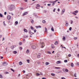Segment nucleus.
<instances>
[{"label": "nucleus", "mask_w": 79, "mask_h": 79, "mask_svg": "<svg viewBox=\"0 0 79 79\" xmlns=\"http://www.w3.org/2000/svg\"><path fill=\"white\" fill-rule=\"evenodd\" d=\"M15 8V6L12 5L11 6L10 8V11H12V10H14Z\"/></svg>", "instance_id": "f257e3e1"}, {"label": "nucleus", "mask_w": 79, "mask_h": 79, "mask_svg": "<svg viewBox=\"0 0 79 79\" xmlns=\"http://www.w3.org/2000/svg\"><path fill=\"white\" fill-rule=\"evenodd\" d=\"M2 64L4 66H7V65L8 64V63L5 62H4Z\"/></svg>", "instance_id": "f03ea898"}, {"label": "nucleus", "mask_w": 79, "mask_h": 79, "mask_svg": "<svg viewBox=\"0 0 79 79\" xmlns=\"http://www.w3.org/2000/svg\"><path fill=\"white\" fill-rule=\"evenodd\" d=\"M41 47L42 48H43L45 46V44H44V43L43 42L42 43H41Z\"/></svg>", "instance_id": "7ed1b4c3"}, {"label": "nucleus", "mask_w": 79, "mask_h": 79, "mask_svg": "<svg viewBox=\"0 0 79 79\" xmlns=\"http://www.w3.org/2000/svg\"><path fill=\"white\" fill-rule=\"evenodd\" d=\"M64 11H65V9H63L62 11V12L61 14V15L64 13Z\"/></svg>", "instance_id": "20e7f679"}, {"label": "nucleus", "mask_w": 79, "mask_h": 79, "mask_svg": "<svg viewBox=\"0 0 79 79\" xmlns=\"http://www.w3.org/2000/svg\"><path fill=\"white\" fill-rule=\"evenodd\" d=\"M41 55V54L40 53H39L37 55V58H39L40 57V56Z\"/></svg>", "instance_id": "39448f33"}, {"label": "nucleus", "mask_w": 79, "mask_h": 79, "mask_svg": "<svg viewBox=\"0 0 79 79\" xmlns=\"http://www.w3.org/2000/svg\"><path fill=\"white\" fill-rule=\"evenodd\" d=\"M7 18L8 20H10L11 19V16L10 15H8L7 17Z\"/></svg>", "instance_id": "423d86ee"}, {"label": "nucleus", "mask_w": 79, "mask_h": 79, "mask_svg": "<svg viewBox=\"0 0 79 79\" xmlns=\"http://www.w3.org/2000/svg\"><path fill=\"white\" fill-rule=\"evenodd\" d=\"M27 15V12H24L23 14V16H25V15Z\"/></svg>", "instance_id": "0eeeda50"}, {"label": "nucleus", "mask_w": 79, "mask_h": 79, "mask_svg": "<svg viewBox=\"0 0 79 79\" xmlns=\"http://www.w3.org/2000/svg\"><path fill=\"white\" fill-rule=\"evenodd\" d=\"M32 48L33 49H35V48H36V46H32Z\"/></svg>", "instance_id": "6e6552de"}, {"label": "nucleus", "mask_w": 79, "mask_h": 79, "mask_svg": "<svg viewBox=\"0 0 79 79\" xmlns=\"http://www.w3.org/2000/svg\"><path fill=\"white\" fill-rule=\"evenodd\" d=\"M54 68H55V69H60V67H55Z\"/></svg>", "instance_id": "1a4fd4ad"}, {"label": "nucleus", "mask_w": 79, "mask_h": 79, "mask_svg": "<svg viewBox=\"0 0 79 79\" xmlns=\"http://www.w3.org/2000/svg\"><path fill=\"white\" fill-rule=\"evenodd\" d=\"M57 1H58V0H56L55 1H52L53 4H55Z\"/></svg>", "instance_id": "9d476101"}, {"label": "nucleus", "mask_w": 79, "mask_h": 79, "mask_svg": "<svg viewBox=\"0 0 79 79\" xmlns=\"http://www.w3.org/2000/svg\"><path fill=\"white\" fill-rule=\"evenodd\" d=\"M60 63H61V61H58L56 62V64H60Z\"/></svg>", "instance_id": "9b49d317"}, {"label": "nucleus", "mask_w": 79, "mask_h": 79, "mask_svg": "<svg viewBox=\"0 0 79 79\" xmlns=\"http://www.w3.org/2000/svg\"><path fill=\"white\" fill-rule=\"evenodd\" d=\"M51 46L52 48H55V46L53 44H52Z\"/></svg>", "instance_id": "f8f14e48"}, {"label": "nucleus", "mask_w": 79, "mask_h": 79, "mask_svg": "<svg viewBox=\"0 0 79 79\" xmlns=\"http://www.w3.org/2000/svg\"><path fill=\"white\" fill-rule=\"evenodd\" d=\"M66 26H68V23L67 22V21L66 22Z\"/></svg>", "instance_id": "ddd939ff"}, {"label": "nucleus", "mask_w": 79, "mask_h": 79, "mask_svg": "<svg viewBox=\"0 0 79 79\" xmlns=\"http://www.w3.org/2000/svg\"><path fill=\"white\" fill-rule=\"evenodd\" d=\"M24 31L25 32H27V30H26V29L24 28Z\"/></svg>", "instance_id": "4468645a"}, {"label": "nucleus", "mask_w": 79, "mask_h": 79, "mask_svg": "<svg viewBox=\"0 0 79 79\" xmlns=\"http://www.w3.org/2000/svg\"><path fill=\"white\" fill-rule=\"evenodd\" d=\"M30 21H31V23H34V20L32 19H31L30 20Z\"/></svg>", "instance_id": "2eb2a0df"}, {"label": "nucleus", "mask_w": 79, "mask_h": 79, "mask_svg": "<svg viewBox=\"0 0 79 79\" xmlns=\"http://www.w3.org/2000/svg\"><path fill=\"white\" fill-rule=\"evenodd\" d=\"M71 67H73V66H74V64H73V63H72L71 64Z\"/></svg>", "instance_id": "dca6fc26"}, {"label": "nucleus", "mask_w": 79, "mask_h": 79, "mask_svg": "<svg viewBox=\"0 0 79 79\" xmlns=\"http://www.w3.org/2000/svg\"><path fill=\"white\" fill-rule=\"evenodd\" d=\"M36 28L37 29L38 28H41V27L40 26H36Z\"/></svg>", "instance_id": "f3484780"}, {"label": "nucleus", "mask_w": 79, "mask_h": 79, "mask_svg": "<svg viewBox=\"0 0 79 79\" xmlns=\"http://www.w3.org/2000/svg\"><path fill=\"white\" fill-rule=\"evenodd\" d=\"M26 53H29V50L27 49L26 52Z\"/></svg>", "instance_id": "a211bd4d"}, {"label": "nucleus", "mask_w": 79, "mask_h": 79, "mask_svg": "<svg viewBox=\"0 0 79 79\" xmlns=\"http://www.w3.org/2000/svg\"><path fill=\"white\" fill-rule=\"evenodd\" d=\"M29 33L30 34H31V35L33 34H34L33 33H32V32H31V31H29Z\"/></svg>", "instance_id": "6ab92c4d"}, {"label": "nucleus", "mask_w": 79, "mask_h": 79, "mask_svg": "<svg viewBox=\"0 0 79 79\" xmlns=\"http://www.w3.org/2000/svg\"><path fill=\"white\" fill-rule=\"evenodd\" d=\"M23 64V63L22 62L20 61L19 62V65H22V64Z\"/></svg>", "instance_id": "aec40b11"}, {"label": "nucleus", "mask_w": 79, "mask_h": 79, "mask_svg": "<svg viewBox=\"0 0 79 79\" xmlns=\"http://www.w3.org/2000/svg\"><path fill=\"white\" fill-rule=\"evenodd\" d=\"M15 24H16V25H15V26H16V25H18V21H16L15 22Z\"/></svg>", "instance_id": "412c9836"}, {"label": "nucleus", "mask_w": 79, "mask_h": 79, "mask_svg": "<svg viewBox=\"0 0 79 79\" xmlns=\"http://www.w3.org/2000/svg\"><path fill=\"white\" fill-rule=\"evenodd\" d=\"M36 75L37 76H40V74L38 73H36Z\"/></svg>", "instance_id": "4be33fe9"}, {"label": "nucleus", "mask_w": 79, "mask_h": 79, "mask_svg": "<svg viewBox=\"0 0 79 79\" xmlns=\"http://www.w3.org/2000/svg\"><path fill=\"white\" fill-rule=\"evenodd\" d=\"M31 30H34V27L32 26L31 27Z\"/></svg>", "instance_id": "5701e85b"}, {"label": "nucleus", "mask_w": 79, "mask_h": 79, "mask_svg": "<svg viewBox=\"0 0 79 79\" xmlns=\"http://www.w3.org/2000/svg\"><path fill=\"white\" fill-rule=\"evenodd\" d=\"M13 53L14 54H16V53H17V52L14 51L13 52Z\"/></svg>", "instance_id": "b1692460"}, {"label": "nucleus", "mask_w": 79, "mask_h": 79, "mask_svg": "<svg viewBox=\"0 0 79 79\" xmlns=\"http://www.w3.org/2000/svg\"><path fill=\"white\" fill-rule=\"evenodd\" d=\"M51 75L52 76H55V74L54 73H51Z\"/></svg>", "instance_id": "393cba45"}, {"label": "nucleus", "mask_w": 79, "mask_h": 79, "mask_svg": "<svg viewBox=\"0 0 79 79\" xmlns=\"http://www.w3.org/2000/svg\"><path fill=\"white\" fill-rule=\"evenodd\" d=\"M27 61L28 63H30V60H27Z\"/></svg>", "instance_id": "a878e982"}, {"label": "nucleus", "mask_w": 79, "mask_h": 79, "mask_svg": "<svg viewBox=\"0 0 79 79\" xmlns=\"http://www.w3.org/2000/svg\"><path fill=\"white\" fill-rule=\"evenodd\" d=\"M58 42L57 41L55 42V43H54L55 45H56V44H58Z\"/></svg>", "instance_id": "bb28decb"}, {"label": "nucleus", "mask_w": 79, "mask_h": 79, "mask_svg": "<svg viewBox=\"0 0 79 79\" xmlns=\"http://www.w3.org/2000/svg\"><path fill=\"white\" fill-rule=\"evenodd\" d=\"M45 64L47 66V65H48V64H49V63L48 62H46L45 63Z\"/></svg>", "instance_id": "cd10ccee"}, {"label": "nucleus", "mask_w": 79, "mask_h": 79, "mask_svg": "<svg viewBox=\"0 0 79 79\" xmlns=\"http://www.w3.org/2000/svg\"><path fill=\"white\" fill-rule=\"evenodd\" d=\"M5 74H9V73L8 72H6L4 73Z\"/></svg>", "instance_id": "c85d7f7f"}, {"label": "nucleus", "mask_w": 79, "mask_h": 79, "mask_svg": "<svg viewBox=\"0 0 79 79\" xmlns=\"http://www.w3.org/2000/svg\"><path fill=\"white\" fill-rule=\"evenodd\" d=\"M14 48H15V45H13L12 46L11 48L12 49H14Z\"/></svg>", "instance_id": "c756f323"}, {"label": "nucleus", "mask_w": 79, "mask_h": 79, "mask_svg": "<svg viewBox=\"0 0 79 79\" xmlns=\"http://www.w3.org/2000/svg\"><path fill=\"white\" fill-rule=\"evenodd\" d=\"M65 39H66V38H65V37L64 36L63 37V40H65Z\"/></svg>", "instance_id": "7c9ffc66"}, {"label": "nucleus", "mask_w": 79, "mask_h": 79, "mask_svg": "<svg viewBox=\"0 0 79 79\" xmlns=\"http://www.w3.org/2000/svg\"><path fill=\"white\" fill-rule=\"evenodd\" d=\"M0 17H1V18H2V17H3V15H2V14L0 13Z\"/></svg>", "instance_id": "2f4dec72"}, {"label": "nucleus", "mask_w": 79, "mask_h": 79, "mask_svg": "<svg viewBox=\"0 0 79 79\" xmlns=\"http://www.w3.org/2000/svg\"><path fill=\"white\" fill-rule=\"evenodd\" d=\"M51 31H53V32H54V29H53V28H51Z\"/></svg>", "instance_id": "473e14b6"}, {"label": "nucleus", "mask_w": 79, "mask_h": 79, "mask_svg": "<svg viewBox=\"0 0 79 79\" xmlns=\"http://www.w3.org/2000/svg\"><path fill=\"white\" fill-rule=\"evenodd\" d=\"M3 23L4 24V26H6V24H5V21L3 22Z\"/></svg>", "instance_id": "72a5a7b5"}, {"label": "nucleus", "mask_w": 79, "mask_h": 79, "mask_svg": "<svg viewBox=\"0 0 79 79\" xmlns=\"http://www.w3.org/2000/svg\"><path fill=\"white\" fill-rule=\"evenodd\" d=\"M72 14H73V15H76V13H74V12H73Z\"/></svg>", "instance_id": "f704fd0d"}, {"label": "nucleus", "mask_w": 79, "mask_h": 79, "mask_svg": "<svg viewBox=\"0 0 79 79\" xmlns=\"http://www.w3.org/2000/svg\"><path fill=\"white\" fill-rule=\"evenodd\" d=\"M0 78H3V77L1 74H0Z\"/></svg>", "instance_id": "c9c22d12"}, {"label": "nucleus", "mask_w": 79, "mask_h": 79, "mask_svg": "<svg viewBox=\"0 0 79 79\" xmlns=\"http://www.w3.org/2000/svg\"><path fill=\"white\" fill-rule=\"evenodd\" d=\"M45 31L46 32L47 31V29L46 27H45Z\"/></svg>", "instance_id": "e433bc0d"}, {"label": "nucleus", "mask_w": 79, "mask_h": 79, "mask_svg": "<svg viewBox=\"0 0 79 79\" xmlns=\"http://www.w3.org/2000/svg\"><path fill=\"white\" fill-rule=\"evenodd\" d=\"M64 62L65 63H67V62H68V60H64Z\"/></svg>", "instance_id": "4c0bfd02"}, {"label": "nucleus", "mask_w": 79, "mask_h": 79, "mask_svg": "<svg viewBox=\"0 0 79 79\" xmlns=\"http://www.w3.org/2000/svg\"><path fill=\"white\" fill-rule=\"evenodd\" d=\"M10 69L11 71H12L13 72H15V70H13V69L11 68Z\"/></svg>", "instance_id": "58836bf2"}, {"label": "nucleus", "mask_w": 79, "mask_h": 79, "mask_svg": "<svg viewBox=\"0 0 79 79\" xmlns=\"http://www.w3.org/2000/svg\"><path fill=\"white\" fill-rule=\"evenodd\" d=\"M42 23H45V20H43Z\"/></svg>", "instance_id": "ea45409f"}, {"label": "nucleus", "mask_w": 79, "mask_h": 79, "mask_svg": "<svg viewBox=\"0 0 79 79\" xmlns=\"http://www.w3.org/2000/svg\"><path fill=\"white\" fill-rule=\"evenodd\" d=\"M65 71L66 72H68V69H65Z\"/></svg>", "instance_id": "a19ab883"}, {"label": "nucleus", "mask_w": 79, "mask_h": 79, "mask_svg": "<svg viewBox=\"0 0 79 79\" xmlns=\"http://www.w3.org/2000/svg\"><path fill=\"white\" fill-rule=\"evenodd\" d=\"M74 76L75 77H76L77 76H76V73H75L74 74Z\"/></svg>", "instance_id": "79ce46f5"}, {"label": "nucleus", "mask_w": 79, "mask_h": 79, "mask_svg": "<svg viewBox=\"0 0 79 79\" xmlns=\"http://www.w3.org/2000/svg\"><path fill=\"white\" fill-rule=\"evenodd\" d=\"M48 54H51V52H50L48 51Z\"/></svg>", "instance_id": "37998d69"}, {"label": "nucleus", "mask_w": 79, "mask_h": 79, "mask_svg": "<svg viewBox=\"0 0 79 79\" xmlns=\"http://www.w3.org/2000/svg\"><path fill=\"white\" fill-rule=\"evenodd\" d=\"M77 39V37H74V40H76V39Z\"/></svg>", "instance_id": "c03bdc74"}, {"label": "nucleus", "mask_w": 79, "mask_h": 79, "mask_svg": "<svg viewBox=\"0 0 79 79\" xmlns=\"http://www.w3.org/2000/svg\"><path fill=\"white\" fill-rule=\"evenodd\" d=\"M74 12H75V13H78V11H77V10H75V11H74Z\"/></svg>", "instance_id": "a18cd8bd"}, {"label": "nucleus", "mask_w": 79, "mask_h": 79, "mask_svg": "<svg viewBox=\"0 0 79 79\" xmlns=\"http://www.w3.org/2000/svg\"><path fill=\"white\" fill-rule=\"evenodd\" d=\"M71 29H72V28L71 27H70L69 28V31H71Z\"/></svg>", "instance_id": "49530a36"}, {"label": "nucleus", "mask_w": 79, "mask_h": 79, "mask_svg": "<svg viewBox=\"0 0 79 79\" xmlns=\"http://www.w3.org/2000/svg\"><path fill=\"white\" fill-rule=\"evenodd\" d=\"M71 56V54H69L68 55V56L69 57H70V56Z\"/></svg>", "instance_id": "de8ad7c7"}, {"label": "nucleus", "mask_w": 79, "mask_h": 79, "mask_svg": "<svg viewBox=\"0 0 79 79\" xmlns=\"http://www.w3.org/2000/svg\"><path fill=\"white\" fill-rule=\"evenodd\" d=\"M37 64H40V62L39 61L37 62Z\"/></svg>", "instance_id": "09e8293b"}, {"label": "nucleus", "mask_w": 79, "mask_h": 79, "mask_svg": "<svg viewBox=\"0 0 79 79\" xmlns=\"http://www.w3.org/2000/svg\"><path fill=\"white\" fill-rule=\"evenodd\" d=\"M19 45H22V43H21V42H20V43H19Z\"/></svg>", "instance_id": "8fccbe9b"}, {"label": "nucleus", "mask_w": 79, "mask_h": 79, "mask_svg": "<svg viewBox=\"0 0 79 79\" xmlns=\"http://www.w3.org/2000/svg\"><path fill=\"white\" fill-rule=\"evenodd\" d=\"M19 49L20 50H22V49H23V48H22V47H19Z\"/></svg>", "instance_id": "3c124183"}, {"label": "nucleus", "mask_w": 79, "mask_h": 79, "mask_svg": "<svg viewBox=\"0 0 79 79\" xmlns=\"http://www.w3.org/2000/svg\"><path fill=\"white\" fill-rule=\"evenodd\" d=\"M56 10V9L54 8V10H53V11L54 12H55V10Z\"/></svg>", "instance_id": "603ef678"}, {"label": "nucleus", "mask_w": 79, "mask_h": 79, "mask_svg": "<svg viewBox=\"0 0 79 79\" xmlns=\"http://www.w3.org/2000/svg\"><path fill=\"white\" fill-rule=\"evenodd\" d=\"M57 11H60V9L59 8L57 10Z\"/></svg>", "instance_id": "864d4df0"}, {"label": "nucleus", "mask_w": 79, "mask_h": 79, "mask_svg": "<svg viewBox=\"0 0 79 79\" xmlns=\"http://www.w3.org/2000/svg\"><path fill=\"white\" fill-rule=\"evenodd\" d=\"M47 5L48 6H50V5H51V4H48Z\"/></svg>", "instance_id": "5fc2aeb1"}, {"label": "nucleus", "mask_w": 79, "mask_h": 79, "mask_svg": "<svg viewBox=\"0 0 79 79\" xmlns=\"http://www.w3.org/2000/svg\"><path fill=\"white\" fill-rule=\"evenodd\" d=\"M37 6L38 7L40 6V5L39 4H37Z\"/></svg>", "instance_id": "6e6d98bb"}, {"label": "nucleus", "mask_w": 79, "mask_h": 79, "mask_svg": "<svg viewBox=\"0 0 79 79\" xmlns=\"http://www.w3.org/2000/svg\"><path fill=\"white\" fill-rule=\"evenodd\" d=\"M36 29H35V30H34V32H36Z\"/></svg>", "instance_id": "4d7b16f0"}, {"label": "nucleus", "mask_w": 79, "mask_h": 79, "mask_svg": "<svg viewBox=\"0 0 79 79\" xmlns=\"http://www.w3.org/2000/svg\"><path fill=\"white\" fill-rule=\"evenodd\" d=\"M40 74L41 75H43V74H42V72H40Z\"/></svg>", "instance_id": "13d9d810"}, {"label": "nucleus", "mask_w": 79, "mask_h": 79, "mask_svg": "<svg viewBox=\"0 0 79 79\" xmlns=\"http://www.w3.org/2000/svg\"><path fill=\"white\" fill-rule=\"evenodd\" d=\"M4 15H6V12H4Z\"/></svg>", "instance_id": "bf43d9fd"}, {"label": "nucleus", "mask_w": 79, "mask_h": 79, "mask_svg": "<svg viewBox=\"0 0 79 79\" xmlns=\"http://www.w3.org/2000/svg\"><path fill=\"white\" fill-rule=\"evenodd\" d=\"M20 76H21V74H19L18 76V77H20Z\"/></svg>", "instance_id": "052dcab7"}, {"label": "nucleus", "mask_w": 79, "mask_h": 79, "mask_svg": "<svg viewBox=\"0 0 79 79\" xmlns=\"http://www.w3.org/2000/svg\"><path fill=\"white\" fill-rule=\"evenodd\" d=\"M23 73H26V71L25 70H23Z\"/></svg>", "instance_id": "680f3d73"}, {"label": "nucleus", "mask_w": 79, "mask_h": 79, "mask_svg": "<svg viewBox=\"0 0 79 79\" xmlns=\"http://www.w3.org/2000/svg\"><path fill=\"white\" fill-rule=\"evenodd\" d=\"M50 3H53V1H50Z\"/></svg>", "instance_id": "e2e57ef3"}, {"label": "nucleus", "mask_w": 79, "mask_h": 79, "mask_svg": "<svg viewBox=\"0 0 79 79\" xmlns=\"http://www.w3.org/2000/svg\"><path fill=\"white\" fill-rule=\"evenodd\" d=\"M1 59H3V57L2 56H1Z\"/></svg>", "instance_id": "0e129e2a"}, {"label": "nucleus", "mask_w": 79, "mask_h": 79, "mask_svg": "<svg viewBox=\"0 0 79 79\" xmlns=\"http://www.w3.org/2000/svg\"><path fill=\"white\" fill-rule=\"evenodd\" d=\"M42 79H46V78H45V77L42 78Z\"/></svg>", "instance_id": "69168bd1"}, {"label": "nucleus", "mask_w": 79, "mask_h": 79, "mask_svg": "<svg viewBox=\"0 0 79 79\" xmlns=\"http://www.w3.org/2000/svg\"><path fill=\"white\" fill-rule=\"evenodd\" d=\"M61 79H65V78H64V77H62Z\"/></svg>", "instance_id": "338daca9"}, {"label": "nucleus", "mask_w": 79, "mask_h": 79, "mask_svg": "<svg viewBox=\"0 0 79 79\" xmlns=\"http://www.w3.org/2000/svg\"><path fill=\"white\" fill-rule=\"evenodd\" d=\"M77 65H79V63H77Z\"/></svg>", "instance_id": "774afa93"}]
</instances>
